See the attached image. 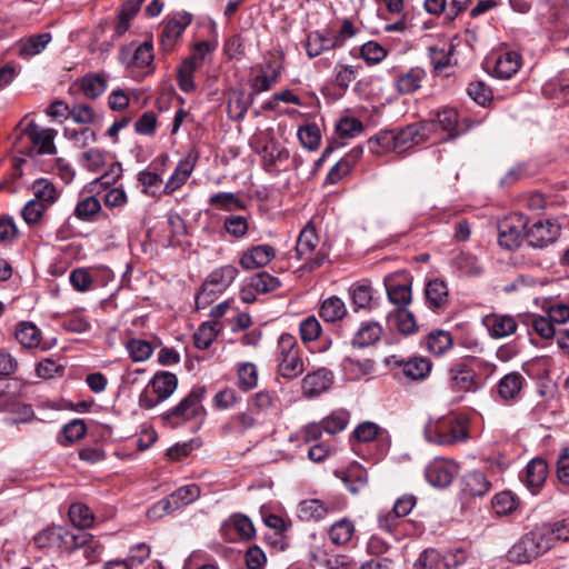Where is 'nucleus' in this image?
Returning <instances> with one entry per match:
<instances>
[{
    "mask_svg": "<svg viewBox=\"0 0 569 569\" xmlns=\"http://www.w3.org/2000/svg\"><path fill=\"white\" fill-rule=\"evenodd\" d=\"M425 440L429 443L450 447L469 438V420L462 415H447L429 419L423 427Z\"/></svg>",
    "mask_w": 569,
    "mask_h": 569,
    "instance_id": "1",
    "label": "nucleus"
},
{
    "mask_svg": "<svg viewBox=\"0 0 569 569\" xmlns=\"http://www.w3.org/2000/svg\"><path fill=\"white\" fill-rule=\"evenodd\" d=\"M551 548V532L542 527L535 528L509 549L508 559L515 563H529Z\"/></svg>",
    "mask_w": 569,
    "mask_h": 569,
    "instance_id": "2",
    "label": "nucleus"
},
{
    "mask_svg": "<svg viewBox=\"0 0 569 569\" xmlns=\"http://www.w3.org/2000/svg\"><path fill=\"white\" fill-rule=\"evenodd\" d=\"M56 129H42L34 121H30L17 137L14 146L19 153L30 157L34 154H56Z\"/></svg>",
    "mask_w": 569,
    "mask_h": 569,
    "instance_id": "3",
    "label": "nucleus"
},
{
    "mask_svg": "<svg viewBox=\"0 0 569 569\" xmlns=\"http://www.w3.org/2000/svg\"><path fill=\"white\" fill-rule=\"evenodd\" d=\"M483 361L473 356H467L453 362L449 370V388L455 392H476L482 383L476 373Z\"/></svg>",
    "mask_w": 569,
    "mask_h": 569,
    "instance_id": "4",
    "label": "nucleus"
},
{
    "mask_svg": "<svg viewBox=\"0 0 569 569\" xmlns=\"http://www.w3.org/2000/svg\"><path fill=\"white\" fill-rule=\"evenodd\" d=\"M200 487L196 483L181 486L152 505L147 511V517L150 520L161 519L196 501L200 497Z\"/></svg>",
    "mask_w": 569,
    "mask_h": 569,
    "instance_id": "5",
    "label": "nucleus"
},
{
    "mask_svg": "<svg viewBox=\"0 0 569 569\" xmlns=\"http://www.w3.org/2000/svg\"><path fill=\"white\" fill-rule=\"evenodd\" d=\"M237 276L238 269L232 264H226L213 270L196 296L197 309L210 305L218 293H222L233 282Z\"/></svg>",
    "mask_w": 569,
    "mask_h": 569,
    "instance_id": "6",
    "label": "nucleus"
},
{
    "mask_svg": "<svg viewBox=\"0 0 569 569\" xmlns=\"http://www.w3.org/2000/svg\"><path fill=\"white\" fill-rule=\"evenodd\" d=\"M178 387V378L169 371H159L149 381L139 396V406L142 409H152L168 399Z\"/></svg>",
    "mask_w": 569,
    "mask_h": 569,
    "instance_id": "7",
    "label": "nucleus"
},
{
    "mask_svg": "<svg viewBox=\"0 0 569 569\" xmlns=\"http://www.w3.org/2000/svg\"><path fill=\"white\" fill-rule=\"evenodd\" d=\"M89 539L87 531H69L62 527L53 526L40 531L34 537V542L39 548L63 547L69 551H74Z\"/></svg>",
    "mask_w": 569,
    "mask_h": 569,
    "instance_id": "8",
    "label": "nucleus"
},
{
    "mask_svg": "<svg viewBox=\"0 0 569 569\" xmlns=\"http://www.w3.org/2000/svg\"><path fill=\"white\" fill-rule=\"evenodd\" d=\"M206 393V386L193 387L187 397H184L177 406L162 415V420L166 423L176 427L180 422L189 421L196 418L201 411H203L201 401Z\"/></svg>",
    "mask_w": 569,
    "mask_h": 569,
    "instance_id": "9",
    "label": "nucleus"
},
{
    "mask_svg": "<svg viewBox=\"0 0 569 569\" xmlns=\"http://www.w3.org/2000/svg\"><path fill=\"white\" fill-rule=\"evenodd\" d=\"M528 219L522 213H513L498 223V242L500 247L507 250L518 249L523 239H526V230Z\"/></svg>",
    "mask_w": 569,
    "mask_h": 569,
    "instance_id": "10",
    "label": "nucleus"
},
{
    "mask_svg": "<svg viewBox=\"0 0 569 569\" xmlns=\"http://www.w3.org/2000/svg\"><path fill=\"white\" fill-rule=\"evenodd\" d=\"M435 122L420 121L395 129L398 152L427 141L432 132Z\"/></svg>",
    "mask_w": 569,
    "mask_h": 569,
    "instance_id": "11",
    "label": "nucleus"
},
{
    "mask_svg": "<svg viewBox=\"0 0 569 569\" xmlns=\"http://www.w3.org/2000/svg\"><path fill=\"white\" fill-rule=\"evenodd\" d=\"M431 121L435 122L432 132L439 127L442 131L448 133L446 140L457 139L468 132L475 124V122L467 117L460 119L458 112L451 108L439 110L436 119Z\"/></svg>",
    "mask_w": 569,
    "mask_h": 569,
    "instance_id": "12",
    "label": "nucleus"
},
{
    "mask_svg": "<svg viewBox=\"0 0 569 569\" xmlns=\"http://www.w3.org/2000/svg\"><path fill=\"white\" fill-rule=\"evenodd\" d=\"M559 223L548 220H537L530 227L527 226L526 240L532 248H545L553 243L560 236Z\"/></svg>",
    "mask_w": 569,
    "mask_h": 569,
    "instance_id": "13",
    "label": "nucleus"
},
{
    "mask_svg": "<svg viewBox=\"0 0 569 569\" xmlns=\"http://www.w3.org/2000/svg\"><path fill=\"white\" fill-rule=\"evenodd\" d=\"M388 363L401 368L403 376L411 381L425 380L432 369L431 360L422 356H413L408 359L391 356Z\"/></svg>",
    "mask_w": 569,
    "mask_h": 569,
    "instance_id": "14",
    "label": "nucleus"
},
{
    "mask_svg": "<svg viewBox=\"0 0 569 569\" xmlns=\"http://www.w3.org/2000/svg\"><path fill=\"white\" fill-rule=\"evenodd\" d=\"M199 153L194 149H190L187 154L178 162L173 173L164 184L163 193L171 194L173 191L183 186L193 171Z\"/></svg>",
    "mask_w": 569,
    "mask_h": 569,
    "instance_id": "15",
    "label": "nucleus"
},
{
    "mask_svg": "<svg viewBox=\"0 0 569 569\" xmlns=\"http://www.w3.org/2000/svg\"><path fill=\"white\" fill-rule=\"evenodd\" d=\"M333 383V373L327 368L309 372L302 379V392L307 398H313L327 391Z\"/></svg>",
    "mask_w": 569,
    "mask_h": 569,
    "instance_id": "16",
    "label": "nucleus"
},
{
    "mask_svg": "<svg viewBox=\"0 0 569 569\" xmlns=\"http://www.w3.org/2000/svg\"><path fill=\"white\" fill-rule=\"evenodd\" d=\"M456 471V465L435 460L427 466L425 477L432 487L446 488L452 482Z\"/></svg>",
    "mask_w": 569,
    "mask_h": 569,
    "instance_id": "17",
    "label": "nucleus"
},
{
    "mask_svg": "<svg viewBox=\"0 0 569 569\" xmlns=\"http://www.w3.org/2000/svg\"><path fill=\"white\" fill-rule=\"evenodd\" d=\"M276 257V250L270 244H257L247 249L240 257L239 263L246 270L267 266Z\"/></svg>",
    "mask_w": 569,
    "mask_h": 569,
    "instance_id": "18",
    "label": "nucleus"
},
{
    "mask_svg": "<svg viewBox=\"0 0 569 569\" xmlns=\"http://www.w3.org/2000/svg\"><path fill=\"white\" fill-rule=\"evenodd\" d=\"M335 476L343 482L347 490L352 495L359 493L368 485V472L358 462H352L343 470H336Z\"/></svg>",
    "mask_w": 569,
    "mask_h": 569,
    "instance_id": "19",
    "label": "nucleus"
},
{
    "mask_svg": "<svg viewBox=\"0 0 569 569\" xmlns=\"http://www.w3.org/2000/svg\"><path fill=\"white\" fill-rule=\"evenodd\" d=\"M548 476V465L541 458H535L528 462L520 478L521 481L536 495L545 483Z\"/></svg>",
    "mask_w": 569,
    "mask_h": 569,
    "instance_id": "20",
    "label": "nucleus"
},
{
    "mask_svg": "<svg viewBox=\"0 0 569 569\" xmlns=\"http://www.w3.org/2000/svg\"><path fill=\"white\" fill-rule=\"evenodd\" d=\"M425 297L428 307L432 311L445 310L449 305V290L447 283L438 278L426 283Z\"/></svg>",
    "mask_w": 569,
    "mask_h": 569,
    "instance_id": "21",
    "label": "nucleus"
},
{
    "mask_svg": "<svg viewBox=\"0 0 569 569\" xmlns=\"http://www.w3.org/2000/svg\"><path fill=\"white\" fill-rule=\"evenodd\" d=\"M482 323L489 331L490 337L495 339L505 338L515 333L518 327L513 317L498 313L486 316Z\"/></svg>",
    "mask_w": 569,
    "mask_h": 569,
    "instance_id": "22",
    "label": "nucleus"
},
{
    "mask_svg": "<svg viewBox=\"0 0 569 569\" xmlns=\"http://www.w3.org/2000/svg\"><path fill=\"white\" fill-rule=\"evenodd\" d=\"M191 20V14L184 12L180 19L173 18L164 24L160 34V44L164 51H170L173 48L177 39L181 37Z\"/></svg>",
    "mask_w": 569,
    "mask_h": 569,
    "instance_id": "23",
    "label": "nucleus"
},
{
    "mask_svg": "<svg viewBox=\"0 0 569 569\" xmlns=\"http://www.w3.org/2000/svg\"><path fill=\"white\" fill-rule=\"evenodd\" d=\"M52 40L49 32L33 34L21 39L17 43V52L20 58L28 59L41 53Z\"/></svg>",
    "mask_w": 569,
    "mask_h": 569,
    "instance_id": "24",
    "label": "nucleus"
},
{
    "mask_svg": "<svg viewBox=\"0 0 569 569\" xmlns=\"http://www.w3.org/2000/svg\"><path fill=\"white\" fill-rule=\"evenodd\" d=\"M522 58L516 51L502 52L495 62L493 72L499 79H510L521 66Z\"/></svg>",
    "mask_w": 569,
    "mask_h": 569,
    "instance_id": "25",
    "label": "nucleus"
},
{
    "mask_svg": "<svg viewBox=\"0 0 569 569\" xmlns=\"http://www.w3.org/2000/svg\"><path fill=\"white\" fill-rule=\"evenodd\" d=\"M234 530L238 538L243 541L251 540L256 535V529L249 517L242 513L230 516L223 523L222 530Z\"/></svg>",
    "mask_w": 569,
    "mask_h": 569,
    "instance_id": "26",
    "label": "nucleus"
},
{
    "mask_svg": "<svg viewBox=\"0 0 569 569\" xmlns=\"http://www.w3.org/2000/svg\"><path fill=\"white\" fill-rule=\"evenodd\" d=\"M387 296L389 301L398 306V308H407L411 302V283L410 282H397L395 279H386L385 281Z\"/></svg>",
    "mask_w": 569,
    "mask_h": 569,
    "instance_id": "27",
    "label": "nucleus"
},
{
    "mask_svg": "<svg viewBox=\"0 0 569 569\" xmlns=\"http://www.w3.org/2000/svg\"><path fill=\"white\" fill-rule=\"evenodd\" d=\"M462 491L470 496H483L491 489V483L482 471H470L462 477Z\"/></svg>",
    "mask_w": 569,
    "mask_h": 569,
    "instance_id": "28",
    "label": "nucleus"
},
{
    "mask_svg": "<svg viewBox=\"0 0 569 569\" xmlns=\"http://www.w3.org/2000/svg\"><path fill=\"white\" fill-rule=\"evenodd\" d=\"M200 67L194 56L186 58L177 70L178 86L181 91L189 93L196 90L193 74Z\"/></svg>",
    "mask_w": 569,
    "mask_h": 569,
    "instance_id": "29",
    "label": "nucleus"
},
{
    "mask_svg": "<svg viewBox=\"0 0 569 569\" xmlns=\"http://www.w3.org/2000/svg\"><path fill=\"white\" fill-rule=\"evenodd\" d=\"M426 71L420 67H412L397 79V89L401 94H411L421 87L426 78Z\"/></svg>",
    "mask_w": 569,
    "mask_h": 569,
    "instance_id": "30",
    "label": "nucleus"
},
{
    "mask_svg": "<svg viewBox=\"0 0 569 569\" xmlns=\"http://www.w3.org/2000/svg\"><path fill=\"white\" fill-rule=\"evenodd\" d=\"M329 508L319 499L302 500L298 506V517L302 521L322 520Z\"/></svg>",
    "mask_w": 569,
    "mask_h": 569,
    "instance_id": "31",
    "label": "nucleus"
},
{
    "mask_svg": "<svg viewBox=\"0 0 569 569\" xmlns=\"http://www.w3.org/2000/svg\"><path fill=\"white\" fill-rule=\"evenodd\" d=\"M16 339L24 348H37L41 342V330L32 322H19L16 329Z\"/></svg>",
    "mask_w": 569,
    "mask_h": 569,
    "instance_id": "32",
    "label": "nucleus"
},
{
    "mask_svg": "<svg viewBox=\"0 0 569 569\" xmlns=\"http://www.w3.org/2000/svg\"><path fill=\"white\" fill-rule=\"evenodd\" d=\"M221 329L222 325L218 320L201 323L193 335L194 346L201 350L208 349Z\"/></svg>",
    "mask_w": 569,
    "mask_h": 569,
    "instance_id": "33",
    "label": "nucleus"
},
{
    "mask_svg": "<svg viewBox=\"0 0 569 569\" xmlns=\"http://www.w3.org/2000/svg\"><path fill=\"white\" fill-rule=\"evenodd\" d=\"M367 144L372 153L398 152L395 129L379 131L368 140Z\"/></svg>",
    "mask_w": 569,
    "mask_h": 569,
    "instance_id": "34",
    "label": "nucleus"
},
{
    "mask_svg": "<svg viewBox=\"0 0 569 569\" xmlns=\"http://www.w3.org/2000/svg\"><path fill=\"white\" fill-rule=\"evenodd\" d=\"M86 433L87 425L84 420L77 418L62 427L57 440L61 446H69L80 440Z\"/></svg>",
    "mask_w": 569,
    "mask_h": 569,
    "instance_id": "35",
    "label": "nucleus"
},
{
    "mask_svg": "<svg viewBox=\"0 0 569 569\" xmlns=\"http://www.w3.org/2000/svg\"><path fill=\"white\" fill-rule=\"evenodd\" d=\"M329 30H316L308 34L305 48L308 57L312 59L329 51Z\"/></svg>",
    "mask_w": 569,
    "mask_h": 569,
    "instance_id": "36",
    "label": "nucleus"
},
{
    "mask_svg": "<svg viewBox=\"0 0 569 569\" xmlns=\"http://www.w3.org/2000/svg\"><path fill=\"white\" fill-rule=\"evenodd\" d=\"M319 315L326 322H336L347 315V308L339 297L332 296L321 303Z\"/></svg>",
    "mask_w": 569,
    "mask_h": 569,
    "instance_id": "37",
    "label": "nucleus"
},
{
    "mask_svg": "<svg viewBox=\"0 0 569 569\" xmlns=\"http://www.w3.org/2000/svg\"><path fill=\"white\" fill-rule=\"evenodd\" d=\"M453 345L452 335L449 331L437 329L431 331L427 337V349L436 355L441 356L448 351Z\"/></svg>",
    "mask_w": 569,
    "mask_h": 569,
    "instance_id": "38",
    "label": "nucleus"
},
{
    "mask_svg": "<svg viewBox=\"0 0 569 569\" xmlns=\"http://www.w3.org/2000/svg\"><path fill=\"white\" fill-rule=\"evenodd\" d=\"M388 320L403 335L408 336L417 331L416 318L407 308H397L389 313Z\"/></svg>",
    "mask_w": 569,
    "mask_h": 569,
    "instance_id": "39",
    "label": "nucleus"
},
{
    "mask_svg": "<svg viewBox=\"0 0 569 569\" xmlns=\"http://www.w3.org/2000/svg\"><path fill=\"white\" fill-rule=\"evenodd\" d=\"M382 335V328L378 322H365L355 333L353 346L363 348L378 341Z\"/></svg>",
    "mask_w": 569,
    "mask_h": 569,
    "instance_id": "40",
    "label": "nucleus"
},
{
    "mask_svg": "<svg viewBox=\"0 0 569 569\" xmlns=\"http://www.w3.org/2000/svg\"><path fill=\"white\" fill-rule=\"evenodd\" d=\"M69 518L74 529L72 531H84L93 525L94 516L90 508L83 503H73L69 509Z\"/></svg>",
    "mask_w": 569,
    "mask_h": 569,
    "instance_id": "41",
    "label": "nucleus"
},
{
    "mask_svg": "<svg viewBox=\"0 0 569 569\" xmlns=\"http://www.w3.org/2000/svg\"><path fill=\"white\" fill-rule=\"evenodd\" d=\"M107 74L89 73L81 79V89L89 99H96L107 90Z\"/></svg>",
    "mask_w": 569,
    "mask_h": 569,
    "instance_id": "42",
    "label": "nucleus"
},
{
    "mask_svg": "<svg viewBox=\"0 0 569 569\" xmlns=\"http://www.w3.org/2000/svg\"><path fill=\"white\" fill-rule=\"evenodd\" d=\"M342 368L349 379L357 380L373 371L375 361L371 359L346 358L342 361Z\"/></svg>",
    "mask_w": 569,
    "mask_h": 569,
    "instance_id": "43",
    "label": "nucleus"
},
{
    "mask_svg": "<svg viewBox=\"0 0 569 569\" xmlns=\"http://www.w3.org/2000/svg\"><path fill=\"white\" fill-rule=\"evenodd\" d=\"M319 238L313 227L307 226L300 231V234L296 244V254L298 259H303L311 254L317 244Z\"/></svg>",
    "mask_w": 569,
    "mask_h": 569,
    "instance_id": "44",
    "label": "nucleus"
},
{
    "mask_svg": "<svg viewBox=\"0 0 569 569\" xmlns=\"http://www.w3.org/2000/svg\"><path fill=\"white\" fill-rule=\"evenodd\" d=\"M259 153L262 157L263 168L266 171L271 172L278 161L289 158V151L280 147L276 141H271L262 147Z\"/></svg>",
    "mask_w": 569,
    "mask_h": 569,
    "instance_id": "45",
    "label": "nucleus"
},
{
    "mask_svg": "<svg viewBox=\"0 0 569 569\" xmlns=\"http://www.w3.org/2000/svg\"><path fill=\"white\" fill-rule=\"evenodd\" d=\"M523 323L542 339H551L556 335L555 325L548 316L529 315L525 317Z\"/></svg>",
    "mask_w": 569,
    "mask_h": 569,
    "instance_id": "46",
    "label": "nucleus"
},
{
    "mask_svg": "<svg viewBox=\"0 0 569 569\" xmlns=\"http://www.w3.org/2000/svg\"><path fill=\"white\" fill-rule=\"evenodd\" d=\"M523 377L519 372H510L498 383V393L502 399H513L521 390Z\"/></svg>",
    "mask_w": 569,
    "mask_h": 569,
    "instance_id": "47",
    "label": "nucleus"
},
{
    "mask_svg": "<svg viewBox=\"0 0 569 569\" xmlns=\"http://www.w3.org/2000/svg\"><path fill=\"white\" fill-rule=\"evenodd\" d=\"M253 100V93L246 96L242 91H240L233 94V97L230 98L228 102L229 116L237 121L242 120Z\"/></svg>",
    "mask_w": 569,
    "mask_h": 569,
    "instance_id": "48",
    "label": "nucleus"
},
{
    "mask_svg": "<svg viewBox=\"0 0 569 569\" xmlns=\"http://www.w3.org/2000/svg\"><path fill=\"white\" fill-rule=\"evenodd\" d=\"M100 210L101 203L99 199L94 196H89L77 203L73 214L81 221H93Z\"/></svg>",
    "mask_w": 569,
    "mask_h": 569,
    "instance_id": "49",
    "label": "nucleus"
},
{
    "mask_svg": "<svg viewBox=\"0 0 569 569\" xmlns=\"http://www.w3.org/2000/svg\"><path fill=\"white\" fill-rule=\"evenodd\" d=\"M303 360L299 352L279 360L278 373L286 379H295L303 372Z\"/></svg>",
    "mask_w": 569,
    "mask_h": 569,
    "instance_id": "50",
    "label": "nucleus"
},
{
    "mask_svg": "<svg viewBox=\"0 0 569 569\" xmlns=\"http://www.w3.org/2000/svg\"><path fill=\"white\" fill-rule=\"evenodd\" d=\"M519 505V499L511 491H501L492 499V509L498 516L512 513Z\"/></svg>",
    "mask_w": 569,
    "mask_h": 569,
    "instance_id": "51",
    "label": "nucleus"
},
{
    "mask_svg": "<svg viewBox=\"0 0 569 569\" xmlns=\"http://www.w3.org/2000/svg\"><path fill=\"white\" fill-rule=\"evenodd\" d=\"M256 425L257 420L250 412H240L232 416L223 426V429L231 433L243 435Z\"/></svg>",
    "mask_w": 569,
    "mask_h": 569,
    "instance_id": "52",
    "label": "nucleus"
},
{
    "mask_svg": "<svg viewBox=\"0 0 569 569\" xmlns=\"http://www.w3.org/2000/svg\"><path fill=\"white\" fill-rule=\"evenodd\" d=\"M250 283L258 293H269L281 287V281L267 271H260L251 276Z\"/></svg>",
    "mask_w": 569,
    "mask_h": 569,
    "instance_id": "53",
    "label": "nucleus"
},
{
    "mask_svg": "<svg viewBox=\"0 0 569 569\" xmlns=\"http://www.w3.org/2000/svg\"><path fill=\"white\" fill-rule=\"evenodd\" d=\"M353 532V523L348 519H341L331 526L329 536L335 545L341 546L350 541Z\"/></svg>",
    "mask_w": 569,
    "mask_h": 569,
    "instance_id": "54",
    "label": "nucleus"
},
{
    "mask_svg": "<svg viewBox=\"0 0 569 569\" xmlns=\"http://www.w3.org/2000/svg\"><path fill=\"white\" fill-rule=\"evenodd\" d=\"M349 421V412L346 410L333 411L330 416L326 417L321 421V428L330 433L335 435L342 431Z\"/></svg>",
    "mask_w": 569,
    "mask_h": 569,
    "instance_id": "55",
    "label": "nucleus"
},
{
    "mask_svg": "<svg viewBox=\"0 0 569 569\" xmlns=\"http://www.w3.org/2000/svg\"><path fill=\"white\" fill-rule=\"evenodd\" d=\"M362 131V122L353 117H343L336 124V132L342 139L355 138Z\"/></svg>",
    "mask_w": 569,
    "mask_h": 569,
    "instance_id": "56",
    "label": "nucleus"
},
{
    "mask_svg": "<svg viewBox=\"0 0 569 569\" xmlns=\"http://www.w3.org/2000/svg\"><path fill=\"white\" fill-rule=\"evenodd\" d=\"M298 138L306 149L315 151L320 144L321 133L316 123H309L298 130Z\"/></svg>",
    "mask_w": 569,
    "mask_h": 569,
    "instance_id": "57",
    "label": "nucleus"
},
{
    "mask_svg": "<svg viewBox=\"0 0 569 569\" xmlns=\"http://www.w3.org/2000/svg\"><path fill=\"white\" fill-rule=\"evenodd\" d=\"M352 437L359 442H370L373 440L382 441L381 430L378 425L371 421H365L357 426Z\"/></svg>",
    "mask_w": 569,
    "mask_h": 569,
    "instance_id": "58",
    "label": "nucleus"
},
{
    "mask_svg": "<svg viewBox=\"0 0 569 569\" xmlns=\"http://www.w3.org/2000/svg\"><path fill=\"white\" fill-rule=\"evenodd\" d=\"M239 388L243 391H249L257 387L258 370L251 362H244L238 369Z\"/></svg>",
    "mask_w": 569,
    "mask_h": 569,
    "instance_id": "59",
    "label": "nucleus"
},
{
    "mask_svg": "<svg viewBox=\"0 0 569 569\" xmlns=\"http://www.w3.org/2000/svg\"><path fill=\"white\" fill-rule=\"evenodd\" d=\"M358 67L350 64H342L338 62L335 67V80L336 87L342 90H347L350 83L357 78Z\"/></svg>",
    "mask_w": 569,
    "mask_h": 569,
    "instance_id": "60",
    "label": "nucleus"
},
{
    "mask_svg": "<svg viewBox=\"0 0 569 569\" xmlns=\"http://www.w3.org/2000/svg\"><path fill=\"white\" fill-rule=\"evenodd\" d=\"M429 58L435 69L442 70L450 66L451 56L455 51V44L450 42L448 48L429 47Z\"/></svg>",
    "mask_w": 569,
    "mask_h": 569,
    "instance_id": "61",
    "label": "nucleus"
},
{
    "mask_svg": "<svg viewBox=\"0 0 569 569\" xmlns=\"http://www.w3.org/2000/svg\"><path fill=\"white\" fill-rule=\"evenodd\" d=\"M452 266L465 276H476L481 272L476 257L467 252L457 254L452 259Z\"/></svg>",
    "mask_w": 569,
    "mask_h": 569,
    "instance_id": "62",
    "label": "nucleus"
},
{
    "mask_svg": "<svg viewBox=\"0 0 569 569\" xmlns=\"http://www.w3.org/2000/svg\"><path fill=\"white\" fill-rule=\"evenodd\" d=\"M468 558L467 550L462 547H453L448 549L443 555L441 553L440 565L445 569H458L466 562Z\"/></svg>",
    "mask_w": 569,
    "mask_h": 569,
    "instance_id": "63",
    "label": "nucleus"
},
{
    "mask_svg": "<svg viewBox=\"0 0 569 569\" xmlns=\"http://www.w3.org/2000/svg\"><path fill=\"white\" fill-rule=\"evenodd\" d=\"M441 553L432 548L425 549L413 562L412 569H438Z\"/></svg>",
    "mask_w": 569,
    "mask_h": 569,
    "instance_id": "64",
    "label": "nucleus"
}]
</instances>
